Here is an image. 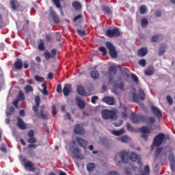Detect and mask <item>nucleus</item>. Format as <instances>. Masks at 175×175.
<instances>
[{
    "instance_id": "f257e3e1",
    "label": "nucleus",
    "mask_w": 175,
    "mask_h": 175,
    "mask_svg": "<svg viewBox=\"0 0 175 175\" xmlns=\"http://www.w3.org/2000/svg\"><path fill=\"white\" fill-rule=\"evenodd\" d=\"M166 140H170L169 135H165L163 133H160L154 137L153 139V146H155V147H159V146H161L162 143H163V142H166Z\"/></svg>"
},
{
    "instance_id": "f03ea898",
    "label": "nucleus",
    "mask_w": 175,
    "mask_h": 175,
    "mask_svg": "<svg viewBox=\"0 0 175 175\" xmlns=\"http://www.w3.org/2000/svg\"><path fill=\"white\" fill-rule=\"evenodd\" d=\"M101 116L104 120H114L117 117L116 111L109 109H103Z\"/></svg>"
},
{
    "instance_id": "7ed1b4c3",
    "label": "nucleus",
    "mask_w": 175,
    "mask_h": 175,
    "mask_svg": "<svg viewBox=\"0 0 175 175\" xmlns=\"http://www.w3.org/2000/svg\"><path fill=\"white\" fill-rule=\"evenodd\" d=\"M106 35L108 38H118L121 36V31H120L118 27H114L113 29L107 30Z\"/></svg>"
},
{
    "instance_id": "20e7f679",
    "label": "nucleus",
    "mask_w": 175,
    "mask_h": 175,
    "mask_svg": "<svg viewBox=\"0 0 175 175\" xmlns=\"http://www.w3.org/2000/svg\"><path fill=\"white\" fill-rule=\"evenodd\" d=\"M108 75H109V83L113 84V80L114 79V76L117 75V68L114 66H111L108 69Z\"/></svg>"
},
{
    "instance_id": "39448f33",
    "label": "nucleus",
    "mask_w": 175,
    "mask_h": 175,
    "mask_svg": "<svg viewBox=\"0 0 175 175\" xmlns=\"http://www.w3.org/2000/svg\"><path fill=\"white\" fill-rule=\"evenodd\" d=\"M105 44L106 47L109 50V53L111 58H117V51L116 50L114 45H113V44L110 42H107Z\"/></svg>"
},
{
    "instance_id": "423d86ee",
    "label": "nucleus",
    "mask_w": 175,
    "mask_h": 175,
    "mask_svg": "<svg viewBox=\"0 0 175 175\" xmlns=\"http://www.w3.org/2000/svg\"><path fill=\"white\" fill-rule=\"evenodd\" d=\"M49 16L55 24H59V23H61L59 17H58V15H57V13L54 11L53 7L49 8Z\"/></svg>"
},
{
    "instance_id": "0eeeda50",
    "label": "nucleus",
    "mask_w": 175,
    "mask_h": 175,
    "mask_svg": "<svg viewBox=\"0 0 175 175\" xmlns=\"http://www.w3.org/2000/svg\"><path fill=\"white\" fill-rule=\"evenodd\" d=\"M55 55H57V49H53L51 51V53L49 52V51H45L44 52V57L45 59H54L55 58Z\"/></svg>"
},
{
    "instance_id": "6e6552de",
    "label": "nucleus",
    "mask_w": 175,
    "mask_h": 175,
    "mask_svg": "<svg viewBox=\"0 0 175 175\" xmlns=\"http://www.w3.org/2000/svg\"><path fill=\"white\" fill-rule=\"evenodd\" d=\"M118 154L121 158L122 162H123V163H128L129 161V152H126V150H122Z\"/></svg>"
},
{
    "instance_id": "1a4fd4ad",
    "label": "nucleus",
    "mask_w": 175,
    "mask_h": 175,
    "mask_svg": "<svg viewBox=\"0 0 175 175\" xmlns=\"http://www.w3.org/2000/svg\"><path fill=\"white\" fill-rule=\"evenodd\" d=\"M131 120L133 124H138V122H143V116L136 115L132 112L131 116Z\"/></svg>"
},
{
    "instance_id": "9d476101",
    "label": "nucleus",
    "mask_w": 175,
    "mask_h": 175,
    "mask_svg": "<svg viewBox=\"0 0 175 175\" xmlns=\"http://www.w3.org/2000/svg\"><path fill=\"white\" fill-rule=\"evenodd\" d=\"M150 109L154 116H155L157 118L161 120V118H162V111H161V109L154 105H152Z\"/></svg>"
},
{
    "instance_id": "9b49d317",
    "label": "nucleus",
    "mask_w": 175,
    "mask_h": 175,
    "mask_svg": "<svg viewBox=\"0 0 175 175\" xmlns=\"http://www.w3.org/2000/svg\"><path fill=\"white\" fill-rule=\"evenodd\" d=\"M142 122L144 124H154L155 122V118L153 116H143Z\"/></svg>"
},
{
    "instance_id": "f8f14e48",
    "label": "nucleus",
    "mask_w": 175,
    "mask_h": 175,
    "mask_svg": "<svg viewBox=\"0 0 175 175\" xmlns=\"http://www.w3.org/2000/svg\"><path fill=\"white\" fill-rule=\"evenodd\" d=\"M17 126L21 129V131H25V129H27V124L25 122H24V120L21 119L20 117H17Z\"/></svg>"
},
{
    "instance_id": "ddd939ff",
    "label": "nucleus",
    "mask_w": 175,
    "mask_h": 175,
    "mask_svg": "<svg viewBox=\"0 0 175 175\" xmlns=\"http://www.w3.org/2000/svg\"><path fill=\"white\" fill-rule=\"evenodd\" d=\"M70 92H72V85L65 84L63 88V94L64 96H69Z\"/></svg>"
},
{
    "instance_id": "4468645a",
    "label": "nucleus",
    "mask_w": 175,
    "mask_h": 175,
    "mask_svg": "<svg viewBox=\"0 0 175 175\" xmlns=\"http://www.w3.org/2000/svg\"><path fill=\"white\" fill-rule=\"evenodd\" d=\"M37 117H38V118H42L43 120H49V112L44 111L42 108L40 109V114H37Z\"/></svg>"
},
{
    "instance_id": "2eb2a0df",
    "label": "nucleus",
    "mask_w": 175,
    "mask_h": 175,
    "mask_svg": "<svg viewBox=\"0 0 175 175\" xmlns=\"http://www.w3.org/2000/svg\"><path fill=\"white\" fill-rule=\"evenodd\" d=\"M75 100L79 109H84V107H85V101L81 100V98H80V96L76 97Z\"/></svg>"
},
{
    "instance_id": "dca6fc26",
    "label": "nucleus",
    "mask_w": 175,
    "mask_h": 175,
    "mask_svg": "<svg viewBox=\"0 0 175 175\" xmlns=\"http://www.w3.org/2000/svg\"><path fill=\"white\" fill-rule=\"evenodd\" d=\"M74 132L77 135H84V129H83V126L77 124L75 126Z\"/></svg>"
},
{
    "instance_id": "f3484780",
    "label": "nucleus",
    "mask_w": 175,
    "mask_h": 175,
    "mask_svg": "<svg viewBox=\"0 0 175 175\" xmlns=\"http://www.w3.org/2000/svg\"><path fill=\"white\" fill-rule=\"evenodd\" d=\"M10 6L12 10H17L20 8V3L17 0H11L10 1Z\"/></svg>"
},
{
    "instance_id": "a211bd4d",
    "label": "nucleus",
    "mask_w": 175,
    "mask_h": 175,
    "mask_svg": "<svg viewBox=\"0 0 175 175\" xmlns=\"http://www.w3.org/2000/svg\"><path fill=\"white\" fill-rule=\"evenodd\" d=\"M76 140L77 143L81 146V147H83V148H85L87 147V145L88 144V142L87 140L81 138V137H77Z\"/></svg>"
},
{
    "instance_id": "6ab92c4d",
    "label": "nucleus",
    "mask_w": 175,
    "mask_h": 175,
    "mask_svg": "<svg viewBox=\"0 0 175 175\" xmlns=\"http://www.w3.org/2000/svg\"><path fill=\"white\" fill-rule=\"evenodd\" d=\"M103 102L107 103V105H114V97L106 96L103 98Z\"/></svg>"
},
{
    "instance_id": "aec40b11",
    "label": "nucleus",
    "mask_w": 175,
    "mask_h": 175,
    "mask_svg": "<svg viewBox=\"0 0 175 175\" xmlns=\"http://www.w3.org/2000/svg\"><path fill=\"white\" fill-rule=\"evenodd\" d=\"M162 39H163V36H162V34H155L152 36L151 41L153 43H157V42H159L160 40H162Z\"/></svg>"
},
{
    "instance_id": "412c9836",
    "label": "nucleus",
    "mask_w": 175,
    "mask_h": 175,
    "mask_svg": "<svg viewBox=\"0 0 175 175\" xmlns=\"http://www.w3.org/2000/svg\"><path fill=\"white\" fill-rule=\"evenodd\" d=\"M14 66L15 69H17L18 70H21V69H23V60L21 59H17L16 61L14 62Z\"/></svg>"
},
{
    "instance_id": "4be33fe9",
    "label": "nucleus",
    "mask_w": 175,
    "mask_h": 175,
    "mask_svg": "<svg viewBox=\"0 0 175 175\" xmlns=\"http://www.w3.org/2000/svg\"><path fill=\"white\" fill-rule=\"evenodd\" d=\"M38 44V49L40 50V51H44V50H46V46H44V40L40 39Z\"/></svg>"
},
{
    "instance_id": "5701e85b",
    "label": "nucleus",
    "mask_w": 175,
    "mask_h": 175,
    "mask_svg": "<svg viewBox=\"0 0 175 175\" xmlns=\"http://www.w3.org/2000/svg\"><path fill=\"white\" fill-rule=\"evenodd\" d=\"M90 76L94 80H98L100 75L99 74V71L94 70L90 72Z\"/></svg>"
},
{
    "instance_id": "b1692460",
    "label": "nucleus",
    "mask_w": 175,
    "mask_h": 175,
    "mask_svg": "<svg viewBox=\"0 0 175 175\" xmlns=\"http://www.w3.org/2000/svg\"><path fill=\"white\" fill-rule=\"evenodd\" d=\"M148 53V49L146 47L141 48L140 49L138 50L137 54L139 57H144Z\"/></svg>"
},
{
    "instance_id": "393cba45",
    "label": "nucleus",
    "mask_w": 175,
    "mask_h": 175,
    "mask_svg": "<svg viewBox=\"0 0 175 175\" xmlns=\"http://www.w3.org/2000/svg\"><path fill=\"white\" fill-rule=\"evenodd\" d=\"M24 166L26 169H28L30 172H33L35 170V167L30 161H27L24 163Z\"/></svg>"
},
{
    "instance_id": "a878e982",
    "label": "nucleus",
    "mask_w": 175,
    "mask_h": 175,
    "mask_svg": "<svg viewBox=\"0 0 175 175\" xmlns=\"http://www.w3.org/2000/svg\"><path fill=\"white\" fill-rule=\"evenodd\" d=\"M166 49H167V45L166 44H163L160 46L159 48L158 55H163V54H165V51H166Z\"/></svg>"
},
{
    "instance_id": "bb28decb",
    "label": "nucleus",
    "mask_w": 175,
    "mask_h": 175,
    "mask_svg": "<svg viewBox=\"0 0 175 175\" xmlns=\"http://www.w3.org/2000/svg\"><path fill=\"white\" fill-rule=\"evenodd\" d=\"M77 91L79 95H81L82 96H85L87 92H85V90H84V88L81 85H78Z\"/></svg>"
},
{
    "instance_id": "cd10ccee",
    "label": "nucleus",
    "mask_w": 175,
    "mask_h": 175,
    "mask_svg": "<svg viewBox=\"0 0 175 175\" xmlns=\"http://www.w3.org/2000/svg\"><path fill=\"white\" fill-rule=\"evenodd\" d=\"M24 91H25V94L26 95H28V94H29L31 92H33V87H32V85H27L24 88Z\"/></svg>"
},
{
    "instance_id": "c85d7f7f",
    "label": "nucleus",
    "mask_w": 175,
    "mask_h": 175,
    "mask_svg": "<svg viewBox=\"0 0 175 175\" xmlns=\"http://www.w3.org/2000/svg\"><path fill=\"white\" fill-rule=\"evenodd\" d=\"M111 133L115 136H121V135H124V133H125V130L124 129H122L119 131L113 130L112 131Z\"/></svg>"
},
{
    "instance_id": "c756f323",
    "label": "nucleus",
    "mask_w": 175,
    "mask_h": 175,
    "mask_svg": "<svg viewBox=\"0 0 175 175\" xmlns=\"http://www.w3.org/2000/svg\"><path fill=\"white\" fill-rule=\"evenodd\" d=\"M17 99L19 100V102L25 100V95H24V93H23L22 90L19 91L18 95L17 96Z\"/></svg>"
},
{
    "instance_id": "7c9ffc66",
    "label": "nucleus",
    "mask_w": 175,
    "mask_h": 175,
    "mask_svg": "<svg viewBox=\"0 0 175 175\" xmlns=\"http://www.w3.org/2000/svg\"><path fill=\"white\" fill-rule=\"evenodd\" d=\"M138 94L141 100H144L146 99V93H144V91L142 90V88L139 89Z\"/></svg>"
},
{
    "instance_id": "2f4dec72",
    "label": "nucleus",
    "mask_w": 175,
    "mask_h": 175,
    "mask_svg": "<svg viewBox=\"0 0 175 175\" xmlns=\"http://www.w3.org/2000/svg\"><path fill=\"white\" fill-rule=\"evenodd\" d=\"M141 25L142 28H146L148 25V20L147 18H142L141 20Z\"/></svg>"
},
{
    "instance_id": "473e14b6",
    "label": "nucleus",
    "mask_w": 175,
    "mask_h": 175,
    "mask_svg": "<svg viewBox=\"0 0 175 175\" xmlns=\"http://www.w3.org/2000/svg\"><path fill=\"white\" fill-rule=\"evenodd\" d=\"M129 159L132 162H136L137 161V154L135 152H131L129 155Z\"/></svg>"
},
{
    "instance_id": "72a5a7b5",
    "label": "nucleus",
    "mask_w": 175,
    "mask_h": 175,
    "mask_svg": "<svg viewBox=\"0 0 175 175\" xmlns=\"http://www.w3.org/2000/svg\"><path fill=\"white\" fill-rule=\"evenodd\" d=\"M154 73V68L149 67L148 69L145 71V75L146 76H152V74Z\"/></svg>"
},
{
    "instance_id": "f704fd0d",
    "label": "nucleus",
    "mask_w": 175,
    "mask_h": 175,
    "mask_svg": "<svg viewBox=\"0 0 175 175\" xmlns=\"http://www.w3.org/2000/svg\"><path fill=\"white\" fill-rule=\"evenodd\" d=\"M124 82L116 83L114 84V88H119L121 91H124Z\"/></svg>"
},
{
    "instance_id": "c9c22d12",
    "label": "nucleus",
    "mask_w": 175,
    "mask_h": 175,
    "mask_svg": "<svg viewBox=\"0 0 175 175\" xmlns=\"http://www.w3.org/2000/svg\"><path fill=\"white\" fill-rule=\"evenodd\" d=\"M72 154L75 158H80V149L75 148L72 150Z\"/></svg>"
},
{
    "instance_id": "e433bc0d",
    "label": "nucleus",
    "mask_w": 175,
    "mask_h": 175,
    "mask_svg": "<svg viewBox=\"0 0 175 175\" xmlns=\"http://www.w3.org/2000/svg\"><path fill=\"white\" fill-rule=\"evenodd\" d=\"M72 6L73 8H75V9H76V10H80V9H81V3H80V2L79 1H74L72 3Z\"/></svg>"
},
{
    "instance_id": "4c0bfd02",
    "label": "nucleus",
    "mask_w": 175,
    "mask_h": 175,
    "mask_svg": "<svg viewBox=\"0 0 175 175\" xmlns=\"http://www.w3.org/2000/svg\"><path fill=\"white\" fill-rule=\"evenodd\" d=\"M54 5H55L56 8H57V9H60V11H62V8L61 7V3L59 2L60 0H52ZM62 1H65V0H61Z\"/></svg>"
},
{
    "instance_id": "58836bf2",
    "label": "nucleus",
    "mask_w": 175,
    "mask_h": 175,
    "mask_svg": "<svg viewBox=\"0 0 175 175\" xmlns=\"http://www.w3.org/2000/svg\"><path fill=\"white\" fill-rule=\"evenodd\" d=\"M87 169L88 172H92L95 169V164L94 163L87 164Z\"/></svg>"
},
{
    "instance_id": "ea45409f",
    "label": "nucleus",
    "mask_w": 175,
    "mask_h": 175,
    "mask_svg": "<svg viewBox=\"0 0 175 175\" xmlns=\"http://www.w3.org/2000/svg\"><path fill=\"white\" fill-rule=\"evenodd\" d=\"M42 87H43V90L42 91L43 95H45V96H47L49 95V91H47V85L46 84L42 83Z\"/></svg>"
},
{
    "instance_id": "a19ab883",
    "label": "nucleus",
    "mask_w": 175,
    "mask_h": 175,
    "mask_svg": "<svg viewBox=\"0 0 175 175\" xmlns=\"http://www.w3.org/2000/svg\"><path fill=\"white\" fill-rule=\"evenodd\" d=\"M142 174L148 175L150 174V166L148 165H145L144 171L142 172Z\"/></svg>"
},
{
    "instance_id": "79ce46f5",
    "label": "nucleus",
    "mask_w": 175,
    "mask_h": 175,
    "mask_svg": "<svg viewBox=\"0 0 175 175\" xmlns=\"http://www.w3.org/2000/svg\"><path fill=\"white\" fill-rule=\"evenodd\" d=\"M147 12V7L144 5H142L139 7V13L140 14H144Z\"/></svg>"
},
{
    "instance_id": "37998d69",
    "label": "nucleus",
    "mask_w": 175,
    "mask_h": 175,
    "mask_svg": "<svg viewBox=\"0 0 175 175\" xmlns=\"http://www.w3.org/2000/svg\"><path fill=\"white\" fill-rule=\"evenodd\" d=\"M140 131L142 133H150V129H148V127L147 126H143L141 129H140Z\"/></svg>"
},
{
    "instance_id": "c03bdc74",
    "label": "nucleus",
    "mask_w": 175,
    "mask_h": 175,
    "mask_svg": "<svg viewBox=\"0 0 175 175\" xmlns=\"http://www.w3.org/2000/svg\"><path fill=\"white\" fill-rule=\"evenodd\" d=\"M121 142L123 143H129V137L127 135H123L120 137Z\"/></svg>"
},
{
    "instance_id": "a18cd8bd",
    "label": "nucleus",
    "mask_w": 175,
    "mask_h": 175,
    "mask_svg": "<svg viewBox=\"0 0 175 175\" xmlns=\"http://www.w3.org/2000/svg\"><path fill=\"white\" fill-rule=\"evenodd\" d=\"M77 33L79 36L84 37L87 33H85V30H81V29H77Z\"/></svg>"
},
{
    "instance_id": "49530a36",
    "label": "nucleus",
    "mask_w": 175,
    "mask_h": 175,
    "mask_svg": "<svg viewBox=\"0 0 175 175\" xmlns=\"http://www.w3.org/2000/svg\"><path fill=\"white\" fill-rule=\"evenodd\" d=\"M133 99L135 103H137L139 102V95H137V93L133 92Z\"/></svg>"
},
{
    "instance_id": "de8ad7c7",
    "label": "nucleus",
    "mask_w": 175,
    "mask_h": 175,
    "mask_svg": "<svg viewBox=\"0 0 175 175\" xmlns=\"http://www.w3.org/2000/svg\"><path fill=\"white\" fill-rule=\"evenodd\" d=\"M34 79L36 81H38L40 83H43V81H44V78L43 77H40L39 75H35Z\"/></svg>"
},
{
    "instance_id": "09e8293b",
    "label": "nucleus",
    "mask_w": 175,
    "mask_h": 175,
    "mask_svg": "<svg viewBox=\"0 0 175 175\" xmlns=\"http://www.w3.org/2000/svg\"><path fill=\"white\" fill-rule=\"evenodd\" d=\"M27 143H29L30 144H35V143H36V138H35V137H30L27 139Z\"/></svg>"
},
{
    "instance_id": "8fccbe9b",
    "label": "nucleus",
    "mask_w": 175,
    "mask_h": 175,
    "mask_svg": "<svg viewBox=\"0 0 175 175\" xmlns=\"http://www.w3.org/2000/svg\"><path fill=\"white\" fill-rule=\"evenodd\" d=\"M168 159L170 163H174L175 162L174 154L173 153H170L168 155Z\"/></svg>"
},
{
    "instance_id": "3c124183",
    "label": "nucleus",
    "mask_w": 175,
    "mask_h": 175,
    "mask_svg": "<svg viewBox=\"0 0 175 175\" xmlns=\"http://www.w3.org/2000/svg\"><path fill=\"white\" fill-rule=\"evenodd\" d=\"M40 105L36 104L35 105L33 106L32 109L33 111H34L36 116H38V111H39V107Z\"/></svg>"
},
{
    "instance_id": "603ef678",
    "label": "nucleus",
    "mask_w": 175,
    "mask_h": 175,
    "mask_svg": "<svg viewBox=\"0 0 175 175\" xmlns=\"http://www.w3.org/2000/svg\"><path fill=\"white\" fill-rule=\"evenodd\" d=\"M103 10L104 13H105L106 14H111V10H110V8L107 6L104 7Z\"/></svg>"
},
{
    "instance_id": "864d4df0",
    "label": "nucleus",
    "mask_w": 175,
    "mask_h": 175,
    "mask_svg": "<svg viewBox=\"0 0 175 175\" xmlns=\"http://www.w3.org/2000/svg\"><path fill=\"white\" fill-rule=\"evenodd\" d=\"M99 51H100V53H103V55H106V54H107V51L106 50V48H105V46H100L98 48Z\"/></svg>"
},
{
    "instance_id": "5fc2aeb1",
    "label": "nucleus",
    "mask_w": 175,
    "mask_h": 175,
    "mask_svg": "<svg viewBox=\"0 0 175 175\" xmlns=\"http://www.w3.org/2000/svg\"><path fill=\"white\" fill-rule=\"evenodd\" d=\"M167 99V102L168 103V105H173V98H172V96H167L166 97Z\"/></svg>"
},
{
    "instance_id": "6e6d98bb",
    "label": "nucleus",
    "mask_w": 175,
    "mask_h": 175,
    "mask_svg": "<svg viewBox=\"0 0 175 175\" xmlns=\"http://www.w3.org/2000/svg\"><path fill=\"white\" fill-rule=\"evenodd\" d=\"M131 80H133V81H135V83H139V78H137V76H136V75H131Z\"/></svg>"
},
{
    "instance_id": "4d7b16f0",
    "label": "nucleus",
    "mask_w": 175,
    "mask_h": 175,
    "mask_svg": "<svg viewBox=\"0 0 175 175\" xmlns=\"http://www.w3.org/2000/svg\"><path fill=\"white\" fill-rule=\"evenodd\" d=\"M56 109V107H55V105H52L51 106V111H52V114L53 116H55V114H57V109Z\"/></svg>"
},
{
    "instance_id": "13d9d810",
    "label": "nucleus",
    "mask_w": 175,
    "mask_h": 175,
    "mask_svg": "<svg viewBox=\"0 0 175 175\" xmlns=\"http://www.w3.org/2000/svg\"><path fill=\"white\" fill-rule=\"evenodd\" d=\"M162 147L157 148L155 150V157H158L161 152H162Z\"/></svg>"
},
{
    "instance_id": "bf43d9fd",
    "label": "nucleus",
    "mask_w": 175,
    "mask_h": 175,
    "mask_svg": "<svg viewBox=\"0 0 175 175\" xmlns=\"http://www.w3.org/2000/svg\"><path fill=\"white\" fill-rule=\"evenodd\" d=\"M146 60L144 59H142L139 61V65H140L141 66H142L143 68H144V66H146Z\"/></svg>"
},
{
    "instance_id": "052dcab7",
    "label": "nucleus",
    "mask_w": 175,
    "mask_h": 175,
    "mask_svg": "<svg viewBox=\"0 0 175 175\" xmlns=\"http://www.w3.org/2000/svg\"><path fill=\"white\" fill-rule=\"evenodd\" d=\"M56 91L57 94H61V92H62V85H61V84H57Z\"/></svg>"
},
{
    "instance_id": "680f3d73",
    "label": "nucleus",
    "mask_w": 175,
    "mask_h": 175,
    "mask_svg": "<svg viewBox=\"0 0 175 175\" xmlns=\"http://www.w3.org/2000/svg\"><path fill=\"white\" fill-rule=\"evenodd\" d=\"M98 99H99L98 96H93L91 98L92 103H94V104L96 103V100H98Z\"/></svg>"
},
{
    "instance_id": "e2e57ef3",
    "label": "nucleus",
    "mask_w": 175,
    "mask_h": 175,
    "mask_svg": "<svg viewBox=\"0 0 175 175\" xmlns=\"http://www.w3.org/2000/svg\"><path fill=\"white\" fill-rule=\"evenodd\" d=\"M35 102H36V105H40V96H36Z\"/></svg>"
},
{
    "instance_id": "0e129e2a",
    "label": "nucleus",
    "mask_w": 175,
    "mask_h": 175,
    "mask_svg": "<svg viewBox=\"0 0 175 175\" xmlns=\"http://www.w3.org/2000/svg\"><path fill=\"white\" fill-rule=\"evenodd\" d=\"M14 107H10V111L8 112V116H12L13 113H14Z\"/></svg>"
},
{
    "instance_id": "69168bd1",
    "label": "nucleus",
    "mask_w": 175,
    "mask_h": 175,
    "mask_svg": "<svg viewBox=\"0 0 175 175\" xmlns=\"http://www.w3.org/2000/svg\"><path fill=\"white\" fill-rule=\"evenodd\" d=\"M38 147V144H30L27 146V148H36Z\"/></svg>"
},
{
    "instance_id": "338daca9",
    "label": "nucleus",
    "mask_w": 175,
    "mask_h": 175,
    "mask_svg": "<svg viewBox=\"0 0 175 175\" xmlns=\"http://www.w3.org/2000/svg\"><path fill=\"white\" fill-rule=\"evenodd\" d=\"M107 175H120L117 171H111L107 174Z\"/></svg>"
},
{
    "instance_id": "774afa93",
    "label": "nucleus",
    "mask_w": 175,
    "mask_h": 175,
    "mask_svg": "<svg viewBox=\"0 0 175 175\" xmlns=\"http://www.w3.org/2000/svg\"><path fill=\"white\" fill-rule=\"evenodd\" d=\"M170 167L172 172H175V162L170 163Z\"/></svg>"
}]
</instances>
